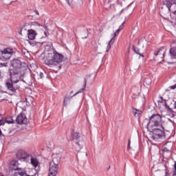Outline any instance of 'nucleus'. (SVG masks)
Wrapping results in <instances>:
<instances>
[{
  "label": "nucleus",
  "mask_w": 176,
  "mask_h": 176,
  "mask_svg": "<svg viewBox=\"0 0 176 176\" xmlns=\"http://www.w3.org/2000/svg\"><path fill=\"white\" fill-rule=\"evenodd\" d=\"M64 60V55L57 52H48L44 57V63L47 65H58V69H61L60 63Z\"/></svg>",
  "instance_id": "f257e3e1"
},
{
  "label": "nucleus",
  "mask_w": 176,
  "mask_h": 176,
  "mask_svg": "<svg viewBox=\"0 0 176 176\" xmlns=\"http://www.w3.org/2000/svg\"><path fill=\"white\" fill-rule=\"evenodd\" d=\"M163 120H162V116L159 114L153 115L150 117L149 122L148 123V129H153L158 127H163Z\"/></svg>",
  "instance_id": "f03ea898"
},
{
  "label": "nucleus",
  "mask_w": 176,
  "mask_h": 176,
  "mask_svg": "<svg viewBox=\"0 0 176 176\" xmlns=\"http://www.w3.org/2000/svg\"><path fill=\"white\" fill-rule=\"evenodd\" d=\"M151 133V140L153 141L157 142L162 140L164 137V127L154 128L153 129H149Z\"/></svg>",
  "instance_id": "7ed1b4c3"
},
{
  "label": "nucleus",
  "mask_w": 176,
  "mask_h": 176,
  "mask_svg": "<svg viewBox=\"0 0 176 176\" xmlns=\"http://www.w3.org/2000/svg\"><path fill=\"white\" fill-rule=\"evenodd\" d=\"M11 166L13 170H16L17 172L15 173L14 176H38V173H35L34 175H27L25 173L23 172L21 169L17 168L19 166V161L12 160L11 162Z\"/></svg>",
  "instance_id": "20e7f679"
},
{
  "label": "nucleus",
  "mask_w": 176,
  "mask_h": 176,
  "mask_svg": "<svg viewBox=\"0 0 176 176\" xmlns=\"http://www.w3.org/2000/svg\"><path fill=\"white\" fill-rule=\"evenodd\" d=\"M10 80L13 83H18L20 82V79H21L23 74H21V70H10Z\"/></svg>",
  "instance_id": "39448f33"
},
{
  "label": "nucleus",
  "mask_w": 176,
  "mask_h": 176,
  "mask_svg": "<svg viewBox=\"0 0 176 176\" xmlns=\"http://www.w3.org/2000/svg\"><path fill=\"white\" fill-rule=\"evenodd\" d=\"M13 54V49L6 48L3 50H0V61H3L4 60H9Z\"/></svg>",
  "instance_id": "423d86ee"
},
{
  "label": "nucleus",
  "mask_w": 176,
  "mask_h": 176,
  "mask_svg": "<svg viewBox=\"0 0 176 176\" xmlns=\"http://www.w3.org/2000/svg\"><path fill=\"white\" fill-rule=\"evenodd\" d=\"M72 138L74 143H76V146L78 148H77V151H80L82 148H83V139L80 137L78 133H74L72 134Z\"/></svg>",
  "instance_id": "0eeeda50"
},
{
  "label": "nucleus",
  "mask_w": 176,
  "mask_h": 176,
  "mask_svg": "<svg viewBox=\"0 0 176 176\" xmlns=\"http://www.w3.org/2000/svg\"><path fill=\"white\" fill-rule=\"evenodd\" d=\"M16 157L19 159V160H22V162H30V157H31V155L28 154L25 151L23 150H20L16 153Z\"/></svg>",
  "instance_id": "6e6552de"
},
{
  "label": "nucleus",
  "mask_w": 176,
  "mask_h": 176,
  "mask_svg": "<svg viewBox=\"0 0 176 176\" xmlns=\"http://www.w3.org/2000/svg\"><path fill=\"white\" fill-rule=\"evenodd\" d=\"M86 85H87V80H86V78L85 79L84 81V87L80 89L77 93H76L74 96H76V94H79V93H83V91H85V89L86 87ZM74 96H67L63 100V105L65 106L67 105V102H68V101H69L72 97H74Z\"/></svg>",
  "instance_id": "1a4fd4ad"
},
{
  "label": "nucleus",
  "mask_w": 176,
  "mask_h": 176,
  "mask_svg": "<svg viewBox=\"0 0 176 176\" xmlns=\"http://www.w3.org/2000/svg\"><path fill=\"white\" fill-rule=\"evenodd\" d=\"M49 175L48 176H56L57 175V173H58V165L56 164H50V169H49Z\"/></svg>",
  "instance_id": "9d476101"
},
{
  "label": "nucleus",
  "mask_w": 176,
  "mask_h": 176,
  "mask_svg": "<svg viewBox=\"0 0 176 176\" xmlns=\"http://www.w3.org/2000/svg\"><path fill=\"white\" fill-rule=\"evenodd\" d=\"M11 65L13 69H10V70L21 71V61L19 59H14L11 61Z\"/></svg>",
  "instance_id": "9b49d317"
},
{
  "label": "nucleus",
  "mask_w": 176,
  "mask_h": 176,
  "mask_svg": "<svg viewBox=\"0 0 176 176\" xmlns=\"http://www.w3.org/2000/svg\"><path fill=\"white\" fill-rule=\"evenodd\" d=\"M17 124H27V116L25 114L21 113L17 116L16 118Z\"/></svg>",
  "instance_id": "f8f14e48"
},
{
  "label": "nucleus",
  "mask_w": 176,
  "mask_h": 176,
  "mask_svg": "<svg viewBox=\"0 0 176 176\" xmlns=\"http://www.w3.org/2000/svg\"><path fill=\"white\" fill-rule=\"evenodd\" d=\"M120 32V30H117L114 34L113 38L109 41L107 47V50H106V52L109 53V50H111V46H112V44L115 43V38H116V36H118V35H119V33Z\"/></svg>",
  "instance_id": "ddd939ff"
},
{
  "label": "nucleus",
  "mask_w": 176,
  "mask_h": 176,
  "mask_svg": "<svg viewBox=\"0 0 176 176\" xmlns=\"http://www.w3.org/2000/svg\"><path fill=\"white\" fill-rule=\"evenodd\" d=\"M61 162V155L60 154H53L52 161L50 162L52 164H56L58 166Z\"/></svg>",
  "instance_id": "4468645a"
},
{
  "label": "nucleus",
  "mask_w": 176,
  "mask_h": 176,
  "mask_svg": "<svg viewBox=\"0 0 176 176\" xmlns=\"http://www.w3.org/2000/svg\"><path fill=\"white\" fill-rule=\"evenodd\" d=\"M6 86L10 91H12V93H14L16 91V88L13 86V81L11 80H7L6 82Z\"/></svg>",
  "instance_id": "2eb2a0df"
},
{
  "label": "nucleus",
  "mask_w": 176,
  "mask_h": 176,
  "mask_svg": "<svg viewBox=\"0 0 176 176\" xmlns=\"http://www.w3.org/2000/svg\"><path fill=\"white\" fill-rule=\"evenodd\" d=\"M27 105H30V102L28 99L26 98L25 101H20L16 104V108H21V109H24Z\"/></svg>",
  "instance_id": "dca6fc26"
},
{
  "label": "nucleus",
  "mask_w": 176,
  "mask_h": 176,
  "mask_svg": "<svg viewBox=\"0 0 176 176\" xmlns=\"http://www.w3.org/2000/svg\"><path fill=\"white\" fill-rule=\"evenodd\" d=\"M30 164L34 168H36V167L39 166V160H38V158L35 157H32V155H30Z\"/></svg>",
  "instance_id": "f3484780"
},
{
  "label": "nucleus",
  "mask_w": 176,
  "mask_h": 176,
  "mask_svg": "<svg viewBox=\"0 0 176 176\" xmlns=\"http://www.w3.org/2000/svg\"><path fill=\"white\" fill-rule=\"evenodd\" d=\"M35 36H36V32L33 30H30L28 32V38L30 41H34L35 39Z\"/></svg>",
  "instance_id": "a211bd4d"
},
{
  "label": "nucleus",
  "mask_w": 176,
  "mask_h": 176,
  "mask_svg": "<svg viewBox=\"0 0 176 176\" xmlns=\"http://www.w3.org/2000/svg\"><path fill=\"white\" fill-rule=\"evenodd\" d=\"M41 34H44V36L43 38H47L49 36V29L47 28V26L44 25V26H41Z\"/></svg>",
  "instance_id": "6ab92c4d"
},
{
  "label": "nucleus",
  "mask_w": 176,
  "mask_h": 176,
  "mask_svg": "<svg viewBox=\"0 0 176 176\" xmlns=\"http://www.w3.org/2000/svg\"><path fill=\"white\" fill-rule=\"evenodd\" d=\"M170 54L172 58H174L176 56V47L170 48Z\"/></svg>",
  "instance_id": "aec40b11"
},
{
  "label": "nucleus",
  "mask_w": 176,
  "mask_h": 176,
  "mask_svg": "<svg viewBox=\"0 0 176 176\" xmlns=\"http://www.w3.org/2000/svg\"><path fill=\"white\" fill-rule=\"evenodd\" d=\"M133 49L136 54H139V56H140V57H144V55L140 53V48H135V47L134 45H133Z\"/></svg>",
  "instance_id": "412c9836"
},
{
  "label": "nucleus",
  "mask_w": 176,
  "mask_h": 176,
  "mask_svg": "<svg viewBox=\"0 0 176 176\" xmlns=\"http://www.w3.org/2000/svg\"><path fill=\"white\" fill-rule=\"evenodd\" d=\"M6 122L8 124H12V123H14V120H13V118L12 117L7 118Z\"/></svg>",
  "instance_id": "4be33fe9"
},
{
  "label": "nucleus",
  "mask_w": 176,
  "mask_h": 176,
  "mask_svg": "<svg viewBox=\"0 0 176 176\" xmlns=\"http://www.w3.org/2000/svg\"><path fill=\"white\" fill-rule=\"evenodd\" d=\"M135 111H137V112L134 113V115L136 118H139L140 115H141V111H140L139 109H135Z\"/></svg>",
  "instance_id": "5701e85b"
},
{
  "label": "nucleus",
  "mask_w": 176,
  "mask_h": 176,
  "mask_svg": "<svg viewBox=\"0 0 176 176\" xmlns=\"http://www.w3.org/2000/svg\"><path fill=\"white\" fill-rule=\"evenodd\" d=\"M144 82L146 83V85H151L152 83V80L148 78L144 80Z\"/></svg>",
  "instance_id": "b1692460"
},
{
  "label": "nucleus",
  "mask_w": 176,
  "mask_h": 176,
  "mask_svg": "<svg viewBox=\"0 0 176 176\" xmlns=\"http://www.w3.org/2000/svg\"><path fill=\"white\" fill-rule=\"evenodd\" d=\"M173 167H174L173 175H176V162H175Z\"/></svg>",
  "instance_id": "393cba45"
},
{
  "label": "nucleus",
  "mask_w": 176,
  "mask_h": 176,
  "mask_svg": "<svg viewBox=\"0 0 176 176\" xmlns=\"http://www.w3.org/2000/svg\"><path fill=\"white\" fill-rule=\"evenodd\" d=\"M163 152L168 153V152H170V148H168L167 147H164L163 148Z\"/></svg>",
  "instance_id": "a878e982"
},
{
  "label": "nucleus",
  "mask_w": 176,
  "mask_h": 176,
  "mask_svg": "<svg viewBox=\"0 0 176 176\" xmlns=\"http://www.w3.org/2000/svg\"><path fill=\"white\" fill-rule=\"evenodd\" d=\"M8 63H0V68H2V67H7Z\"/></svg>",
  "instance_id": "bb28decb"
},
{
  "label": "nucleus",
  "mask_w": 176,
  "mask_h": 176,
  "mask_svg": "<svg viewBox=\"0 0 176 176\" xmlns=\"http://www.w3.org/2000/svg\"><path fill=\"white\" fill-rule=\"evenodd\" d=\"M124 25V22H123V23L121 24V25L120 26V28H119L118 30H120V31H122V30H123Z\"/></svg>",
  "instance_id": "cd10ccee"
},
{
  "label": "nucleus",
  "mask_w": 176,
  "mask_h": 176,
  "mask_svg": "<svg viewBox=\"0 0 176 176\" xmlns=\"http://www.w3.org/2000/svg\"><path fill=\"white\" fill-rule=\"evenodd\" d=\"M69 1H71V2H72L73 0H65V1L69 5V6H71V2Z\"/></svg>",
  "instance_id": "c85d7f7f"
},
{
  "label": "nucleus",
  "mask_w": 176,
  "mask_h": 176,
  "mask_svg": "<svg viewBox=\"0 0 176 176\" xmlns=\"http://www.w3.org/2000/svg\"><path fill=\"white\" fill-rule=\"evenodd\" d=\"M162 52V50H160L157 52L154 53V56H159V54Z\"/></svg>",
  "instance_id": "c756f323"
},
{
  "label": "nucleus",
  "mask_w": 176,
  "mask_h": 176,
  "mask_svg": "<svg viewBox=\"0 0 176 176\" xmlns=\"http://www.w3.org/2000/svg\"><path fill=\"white\" fill-rule=\"evenodd\" d=\"M130 144H131V141L130 140H128V149H130Z\"/></svg>",
  "instance_id": "7c9ffc66"
},
{
  "label": "nucleus",
  "mask_w": 176,
  "mask_h": 176,
  "mask_svg": "<svg viewBox=\"0 0 176 176\" xmlns=\"http://www.w3.org/2000/svg\"><path fill=\"white\" fill-rule=\"evenodd\" d=\"M39 76H40V79H42V78H43V73L40 72Z\"/></svg>",
  "instance_id": "2f4dec72"
},
{
  "label": "nucleus",
  "mask_w": 176,
  "mask_h": 176,
  "mask_svg": "<svg viewBox=\"0 0 176 176\" xmlns=\"http://www.w3.org/2000/svg\"><path fill=\"white\" fill-rule=\"evenodd\" d=\"M170 88L172 89H176V84L175 85L170 86Z\"/></svg>",
  "instance_id": "473e14b6"
},
{
  "label": "nucleus",
  "mask_w": 176,
  "mask_h": 176,
  "mask_svg": "<svg viewBox=\"0 0 176 176\" xmlns=\"http://www.w3.org/2000/svg\"><path fill=\"white\" fill-rule=\"evenodd\" d=\"M161 100H159V102H163V97L160 96Z\"/></svg>",
  "instance_id": "72a5a7b5"
},
{
  "label": "nucleus",
  "mask_w": 176,
  "mask_h": 176,
  "mask_svg": "<svg viewBox=\"0 0 176 176\" xmlns=\"http://www.w3.org/2000/svg\"><path fill=\"white\" fill-rule=\"evenodd\" d=\"M2 120H0V126H1L2 125ZM0 134H2V131H1V129H0Z\"/></svg>",
  "instance_id": "f704fd0d"
},
{
  "label": "nucleus",
  "mask_w": 176,
  "mask_h": 176,
  "mask_svg": "<svg viewBox=\"0 0 176 176\" xmlns=\"http://www.w3.org/2000/svg\"><path fill=\"white\" fill-rule=\"evenodd\" d=\"M34 13H36V14H39V12L37 10H35Z\"/></svg>",
  "instance_id": "c9c22d12"
},
{
  "label": "nucleus",
  "mask_w": 176,
  "mask_h": 176,
  "mask_svg": "<svg viewBox=\"0 0 176 176\" xmlns=\"http://www.w3.org/2000/svg\"><path fill=\"white\" fill-rule=\"evenodd\" d=\"M165 106L167 107V103L166 102H164Z\"/></svg>",
  "instance_id": "e433bc0d"
},
{
  "label": "nucleus",
  "mask_w": 176,
  "mask_h": 176,
  "mask_svg": "<svg viewBox=\"0 0 176 176\" xmlns=\"http://www.w3.org/2000/svg\"><path fill=\"white\" fill-rule=\"evenodd\" d=\"M138 45H140V40L138 41Z\"/></svg>",
  "instance_id": "4c0bfd02"
},
{
  "label": "nucleus",
  "mask_w": 176,
  "mask_h": 176,
  "mask_svg": "<svg viewBox=\"0 0 176 176\" xmlns=\"http://www.w3.org/2000/svg\"><path fill=\"white\" fill-rule=\"evenodd\" d=\"M175 108L176 109V102H175Z\"/></svg>",
  "instance_id": "58836bf2"
},
{
  "label": "nucleus",
  "mask_w": 176,
  "mask_h": 176,
  "mask_svg": "<svg viewBox=\"0 0 176 176\" xmlns=\"http://www.w3.org/2000/svg\"><path fill=\"white\" fill-rule=\"evenodd\" d=\"M19 34H20V35H21V32H19Z\"/></svg>",
  "instance_id": "ea45409f"
},
{
  "label": "nucleus",
  "mask_w": 176,
  "mask_h": 176,
  "mask_svg": "<svg viewBox=\"0 0 176 176\" xmlns=\"http://www.w3.org/2000/svg\"><path fill=\"white\" fill-rule=\"evenodd\" d=\"M164 52L163 53V57H164Z\"/></svg>",
  "instance_id": "a19ab883"
},
{
  "label": "nucleus",
  "mask_w": 176,
  "mask_h": 176,
  "mask_svg": "<svg viewBox=\"0 0 176 176\" xmlns=\"http://www.w3.org/2000/svg\"><path fill=\"white\" fill-rule=\"evenodd\" d=\"M86 156H87V154H86Z\"/></svg>",
  "instance_id": "79ce46f5"
}]
</instances>
